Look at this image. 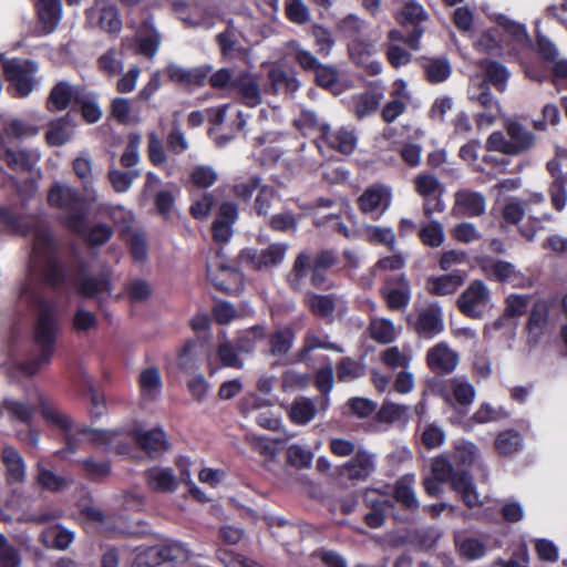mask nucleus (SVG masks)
<instances>
[{
  "instance_id": "40",
  "label": "nucleus",
  "mask_w": 567,
  "mask_h": 567,
  "mask_svg": "<svg viewBox=\"0 0 567 567\" xmlns=\"http://www.w3.org/2000/svg\"><path fill=\"white\" fill-rule=\"evenodd\" d=\"M73 171L81 181L87 195L94 200L95 192L91 189L93 184L92 161L87 151L82 152L81 155L73 161Z\"/></svg>"
},
{
  "instance_id": "43",
  "label": "nucleus",
  "mask_w": 567,
  "mask_h": 567,
  "mask_svg": "<svg viewBox=\"0 0 567 567\" xmlns=\"http://www.w3.org/2000/svg\"><path fill=\"white\" fill-rule=\"evenodd\" d=\"M215 40L225 59L231 60L241 52L231 20L228 22V28L224 32L218 33Z\"/></svg>"
},
{
  "instance_id": "62",
  "label": "nucleus",
  "mask_w": 567,
  "mask_h": 567,
  "mask_svg": "<svg viewBox=\"0 0 567 567\" xmlns=\"http://www.w3.org/2000/svg\"><path fill=\"white\" fill-rule=\"evenodd\" d=\"M2 408L8 412L11 419L18 420L22 423H29L34 412V409L31 405L12 399L4 400Z\"/></svg>"
},
{
  "instance_id": "59",
  "label": "nucleus",
  "mask_w": 567,
  "mask_h": 567,
  "mask_svg": "<svg viewBox=\"0 0 567 567\" xmlns=\"http://www.w3.org/2000/svg\"><path fill=\"white\" fill-rule=\"evenodd\" d=\"M456 545L460 554L467 559H478L486 553L484 543L474 537H457Z\"/></svg>"
},
{
  "instance_id": "56",
  "label": "nucleus",
  "mask_w": 567,
  "mask_h": 567,
  "mask_svg": "<svg viewBox=\"0 0 567 567\" xmlns=\"http://www.w3.org/2000/svg\"><path fill=\"white\" fill-rule=\"evenodd\" d=\"M408 410L409 408L405 405L385 402L378 411L377 417L380 422H384L388 424H392L395 422H406Z\"/></svg>"
},
{
  "instance_id": "26",
  "label": "nucleus",
  "mask_w": 567,
  "mask_h": 567,
  "mask_svg": "<svg viewBox=\"0 0 567 567\" xmlns=\"http://www.w3.org/2000/svg\"><path fill=\"white\" fill-rule=\"evenodd\" d=\"M450 485L466 506L475 507L482 504L473 477L467 472L458 471Z\"/></svg>"
},
{
  "instance_id": "33",
  "label": "nucleus",
  "mask_w": 567,
  "mask_h": 567,
  "mask_svg": "<svg viewBox=\"0 0 567 567\" xmlns=\"http://www.w3.org/2000/svg\"><path fill=\"white\" fill-rule=\"evenodd\" d=\"M145 478L147 485L156 492L173 493L178 486L173 470L167 467H152L145 472Z\"/></svg>"
},
{
  "instance_id": "31",
  "label": "nucleus",
  "mask_w": 567,
  "mask_h": 567,
  "mask_svg": "<svg viewBox=\"0 0 567 567\" xmlns=\"http://www.w3.org/2000/svg\"><path fill=\"white\" fill-rule=\"evenodd\" d=\"M133 439L151 456L158 455L168 449L166 435L161 429L136 431Z\"/></svg>"
},
{
  "instance_id": "52",
  "label": "nucleus",
  "mask_w": 567,
  "mask_h": 567,
  "mask_svg": "<svg viewBox=\"0 0 567 567\" xmlns=\"http://www.w3.org/2000/svg\"><path fill=\"white\" fill-rule=\"evenodd\" d=\"M78 234L82 235L90 245L102 246L111 239L113 229L104 223L95 224L89 228L84 224L83 231Z\"/></svg>"
},
{
  "instance_id": "21",
  "label": "nucleus",
  "mask_w": 567,
  "mask_h": 567,
  "mask_svg": "<svg viewBox=\"0 0 567 567\" xmlns=\"http://www.w3.org/2000/svg\"><path fill=\"white\" fill-rule=\"evenodd\" d=\"M267 405V401L257 398L256 395H248L241 402V410L245 414L256 413L255 421L262 429L276 431L281 425V420L270 410L259 411Z\"/></svg>"
},
{
  "instance_id": "39",
  "label": "nucleus",
  "mask_w": 567,
  "mask_h": 567,
  "mask_svg": "<svg viewBox=\"0 0 567 567\" xmlns=\"http://www.w3.org/2000/svg\"><path fill=\"white\" fill-rule=\"evenodd\" d=\"M74 95L73 86L66 81L58 82L51 90L48 101L47 107L51 112L63 111L65 110Z\"/></svg>"
},
{
  "instance_id": "23",
  "label": "nucleus",
  "mask_w": 567,
  "mask_h": 567,
  "mask_svg": "<svg viewBox=\"0 0 567 567\" xmlns=\"http://www.w3.org/2000/svg\"><path fill=\"white\" fill-rule=\"evenodd\" d=\"M238 217V208L235 204L223 203L213 223V236L218 243H227L233 236V226Z\"/></svg>"
},
{
  "instance_id": "50",
  "label": "nucleus",
  "mask_w": 567,
  "mask_h": 567,
  "mask_svg": "<svg viewBox=\"0 0 567 567\" xmlns=\"http://www.w3.org/2000/svg\"><path fill=\"white\" fill-rule=\"evenodd\" d=\"M287 49L289 54L305 71H315L321 64L309 50L303 49L297 41L288 42Z\"/></svg>"
},
{
  "instance_id": "5",
  "label": "nucleus",
  "mask_w": 567,
  "mask_h": 567,
  "mask_svg": "<svg viewBox=\"0 0 567 567\" xmlns=\"http://www.w3.org/2000/svg\"><path fill=\"white\" fill-rule=\"evenodd\" d=\"M48 202L51 206L65 212L64 225L74 233H82L86 214L82 200L76 192L66 185L55 184L48 194Z\"/></svg>"
},
{
  "instance_id": "45",
  "label": "nucleus",
  "mask_w": 567,
  "mask_h": 567,
  "mask_svg": "<svg viewBox=\"0 0 567 567\" xmlns=\"http://www.w3.org/2000/svg\"><path fill=\"white\" fill-rule=\"evenodd\" d=\"M383 94L380 92H364L354 97L353 111L358 118L373 113L380 105Z\"/></svg>"
},
{
  "instance_id": "10",
  "label": "nucleus",
  "mask_w": 567,
  "mask_h": 567,
  "mask_svg": "<svg viewBox=\"0 0 567 567\" xmlns=\"http://www.w3.org/2000/svg\"><path fill=\"white\" fill-rule=\"evenodd\" d=\"M322 143L327 147L336 150L337 152L349 155L357 147V135L354 131L347 127L331 128L329 125L320 127V137L317 141V146L321 151Z\"/></svg>"
},
{
  "instance_id": "64",
  "label": "nucleus",
  "mask_w": 567,
  "mask_h": 567,
  "mask_svg": "<svg viewBox=\"0 0 567 567\" xmlns=\"http://www.w3.org/2000/svg\"><path fill=\"white\" fill-rule=\"evenodd\" d=\"M426 78L432 83L445 81L451 74V66L444 59H433L424 65Z\"/></svg>"
},
{
  "instance_id": "51",
  "label": "nucleus",
  "mask_w": 567,
  "mask_h": 567,
  "mask_svg": "<svg viewBox=\"0 0 567 567\" xmlns=\"http://www.w3.org/2000/svg\"><path fill=\"white\" fill-rule=\"evenodd\" d=\"M522 436L518 432L507 430L498 434L495 447L502 455H512L522 449Z\"/></svg>"
},
{
  "instance_id": "47",
  "label": "nucleus",
  "mask_w": 567,
  "mask_h": 567,
  "mask_svg": "<svg viewBox=\"0 0 567 567\" xmlns=\"http://www.w3.org/2000/svg\"><path fill=\"white\" fill-rule=\"evenodd\" d=\"M0 225L12 234L24 235L31 231L22 217L6 205L0 206Z\"/></svg>"
},
{
  "instance_id": "17",
  "label": "nucleus",
  "mask_w": 567,
  "mask_h": 567,
  "mask_svg": "<svg viewBox=\"0 0 567 567\" xmlns=\"http://www.w3.org/2000/svg\"><path fill=\"white\" fill-rule=\"evenodd\" d=\"M527 343L536 346L540 339L549 331V306L546 301L535 302L527 323Z\"/></svg>"
},
{
  "instance_id": "60",
  "label": "nucleus",
  "mask_w": 567,
  "mask_h": 567,
  "mask_svg": "<svg viewBox=\"0 0 567 567\" xmlns=\"http://www.w3.org/2000/svg\"><path fill=\"white\" fill-rule=\"evenodd\" d=\"M130 247L131 254L136 261H143L147 256V244L144 234L137 228L128 231L122 237Z\"/></svg>"
},
{
  "instance_id": "61",
  "label": "nucleus",
  "mask_w": 567,
  "mask_h": 567,
  "mask_svg": "<svg viewBox=\"0 0 567 567\" xmlns=\"http://www.w3.org/2000/svg\"><path fill=\"white\" fill-rule=\"evenodd\" d=\"M363 372L364 368L349 357L342 358L337 365V377L341 382H351L360 378Z\"/></svg>"
},
{
  "instance_id": "27",
  "label": "nucleus",
  "mask_w": 567,
  "mask_h": 567,
  "mask_svg": "<svg viewBox=\"0 0 567 567\" xmlns=\"http://www.w3.org/2000/svg\"><path fill=\"white\" fill-rule=\"evenodd\" d=\"M464 280L465 274L461 271L432 276L427 278L425 288L431 295L447 296L453 295L464 284Z\"/></svg>"
},
{
  "instance_id": "11",
  "label": "nucleus",
  "mask_w": 567,
  "mask_h": 567,
  "mask_svg": "<svg viewBox=\"0 0 567 567\" xmlns=\"http://www.w3.org/2000/svg\"><path fill=\"white\" fill-rule=\"evenodd\" d=\"M391 199L392 192L390 187L372 185L358 198V205L362 213L377 219L390 207Z\"/></svg>"
},
{
  "instance_id": "18",
  "label": "nucleus",
  "mask_w": 567,
  "mask_h": 567,
  "mask_svg": "<svg viewBox=\"0 0 567 567\" xmlns=\"http://www.w3.org/2000/svg\"><path fill=\"white\" fill-rule=\"evenodd\" d=\"M444 330L442 309L437 303L430 305L417 312L415 331L425 339H432Z\"/></svg>"
},
{
  "instance_id": "29",
  "label": "nucleus",
  "mask_w": 567,
  "mask_h": 567,
  "mask_svg": "<svg viewBox=\"0 0 567 567\" xmlns=\"http://www.w3.org/2000/svg\"><path fill=\"white\" fill-rule=\"evenodd\" d=\"M135 41L137 52L148 59H153L157 54L162 37L153 24L145 22L138 29Z\"/></svg>"
},
{
  "instance_id": "19",
  "label": "nucleus",
  "mask_w": 567,
  "mask_h": 567,
  "mask_svg": "<svg viewBox=\"0 0 567 567\" xmlns=\"http://www.w3.org/2000/svg\"><path fill=\"white\" fill-rule=\"evenodd\" d=\"M485 197L470 189H462L455 193V202L452 214L456 217H476L485 212Z\"/></svg>"
},
{
  "instance_id": "37",
  "label": "nucleus",
  "mask_w": 567,
  "mask_h": 567,
  "mask_svg": "<svg viewBox=\"0 0 567 567\" xmlns=\"http://www.w3.org/2000/svg\"><path fill=\"white\" fill-rule=\"evenodd\" d=\"M138 384L143 400L153 401L157 399L163 385L159 371L154 367L142 370L138 377Z\"/></svg>"
},
{
  "instance_id": "14",
  "label": "nucleus",
  "mask_w": 567,
  "mask_h": 567,
  "mask_svg": "<svg viewBox=\"0 0 567 567\" xmlns=\"http://www.w3.org/2000/svg\"><path fill=\"white\" fill-rule=\"evenodd\" d=\"M458 362V353L444 341L434 344L426 352V363L435 373H452Z\"/></svg>"
},
{
  "instance_id": "20",
  "label": "nucleus",
  "mask_w": 567,
  "mask_h": 567,
  "mask_svg": "<svg viewBox=\"0 0 567 567\" xmlns=\"http://www.w3.org/2000/svg\"><path fill=\"white\" fill-rule=\"evenodd\" d=\"M478 266L488 279L511 282L513 285H518L522 281L520 274L508 261L484 257L478 260Z\"/></svg>"
},
{
  "instance_id": "54",
  "label": "nucleus",
  "mask_w": 567,
  "mask_h": 567,
  "mask_svg": "<svg viewBox=\"0 0 567 567\" xmlns=\"http://www.w3.org/2000/svg\"><path fill=\"white\" fill-rule=\"evenodd\" d=\"M109 216L118 228L120 235L123 237L128 231L136 229L134 227V214L132 210L123 206H112L109 209Z\"/></svg>"
},
{
  "instance_id": "63",
  "label": "nucleus",
  "mask_w": 567,
  "mask_h": 567,
  "mask_svg": "<svg viewBox=\"0 0 567 567\" xmlns=\"http://www.w3.org/2000/svg\"><path fill=\"white\" fill-rule=\"evenodd\" d=\"M99 68L107 76H114L123 71L124 63L120 54L114 49H110L100 56Z\"/></svg>"
},
{
  "instance_id": "30",
  "label": "nucleus",
  "mask_w": 567,
  "mask_h": 567,
  "mask_svg": "<svg viewBox=\"0 0 567 567\" xmlns=\"http://www.w3.org/2000/svg\"><path fill=\"white\" fill-rule=\"evenodd\" d=\"M9 483H22L25 480L27 465L22 455L12 446H4L1 453Z\"/></svg>"
},
{
  "instance_id": "32",
  "label": "nucleus",
  "mask_w": 567,
  "mask_h": 567,
  "mask_svg": "<svg viewBox=\"0 0 567 567\" xmlns=\"http://www.w3.org/2000/svg\"><path fill=\"white\" fill-rule=\"evenodd\" d=\"M446 400L452 396L460 406H470L475 399V389L465 377L450 379L445 385Z\"/></svg>"
},
{
  "instance_id": "41",
  "label": "nucleus",
  "mask_w": 567,
  "mask_h": 567,
  "mask_svg": "<svg viewBox=\"0 0 567 567\" xmlns=\"http://www.w3.org/2000/svg\"><path fill=\"white\" fill-rule=\"evenodd\" d=\"M371 338L379 343H391L398 337L399 330L390 319L372 318L369 324Z\"/></svg>"
},
{
  "instance_id": "55",
  "label": "nucleus",
  "mask_w": 567,
  "mask_h": 567,
  "mask_svg": "<svg viewBox=\"0 0 567 567\" xmlns=\"http://www.w3.org/2000/svg\"><path fill=\"white\" fill-rule=\"evenodd\" d=\"M295 340V333L290 328H284L274 332L270 337V352L274 355L286 354Z\"/></svg>"
},
{
  "instance_id": "25",
  "label": "nucleus",
  "mask_w": 567,
  "mask_h": 567,
  "mask_svg": "<svg viewBox=\"0 0 567 567\" xmlns=\"http://www.w3.org/2000/svg\"><path fill=\"white\" fill-rule=\"evenodd\" d=\"M207 278L219 290L229 292L231 284H240L241 275L233 267L221 261H209L207 264Z\"/></svg>"
},
{
  "instance_id": "57",
  "label": "nucleus",
  "mask_w": 567,
  "mask_h": 567,
  "mask_svg": "<svg viewBox=\"0 0 567 567\" xmlns=\"http://www.w3.org/2000/svg\"><path fill=\"white\" fill-rule=\"evenodd\" d=\"M484 70L486 80L499 92H504L506 90V83L509 78V72L507 69L498 62L488 61L486 62Z\"/></svg>"
},
{
  "instance_id": "13",
  "label": "nucleus",
  "mask_w": 567,
  "mask_h": 567,
  "mask_svg": "<svg viewBox=\"0 0 567 567\" xmlns=\"http://www.w3.org/2000/svg\"><path fill=\"white\" fill-rule=\"evenodd\" d=\"M233 91L246 106L256 107L262 103L259 76L250 71L240 70L236 73Z\"/></svg>"
},
{
  "instance_id": "28",
  "label": "nucleus",
  "mask_w": 567,
  "mask_h": 567,
  "mask_svg": "<svg viewBox=\"0 0 567 567\" xmlns=\"http://www.w3.org/2000/svg\"><path fill=\"white\" fill-rule=\"evenodd\" d=\"M37 11L43 34L52 33L62 17V7L60 0H39Z\"/></svg>"
},
{
  "instance_id": "22",
  "label": "nucleus",
  "mask_w": 567,
  "mask_h": 567,
  "mask_svg": "<svg viewBox=\"0 0 567 567\" xmlns=\"http://www.w3.org/2000/svg\"><path fill=\"white\" fill-rule=\"evenodd\" d=\"M398 286H394L392 279H388L381 293L386 301V306L391 310L405 309L411 299V288L404 275H401L396 280Z\"/></svg>"
},
{
  "instance_id": "58",
  "label": "nucleus",
  "mask_w": 567,
  "mask_h": 567,
  "mask_svg": "<svg viewBox=\"0 0 567 567\" xmlns=\"http://www.w3.org/2000/svg\"><path fill=\"white\" fill-rule=\"evenodd\" d=\"M307 306L311 311L321 318H329L336 309L332 296L310 295L307 297Z\"/></svg>"
},
{
  "instance_id": "9",
  "label": "nucleus",
  "mask_w": 567,
  "mask_h": 567,
  "mask_svg": "<svg viewBox=\"0 0 567 567\" xmlns=\"http://www.w3.org/2000/svg\"><path fill=\"white\" fill-rule=\"evenodd\" d=\"M414 186L416 193L424 197H434L435 202L432 204L426 200L423 205V213L426 217H430L433 213H442L445 209V205L441 199V195L444 192V186L439 179L431 174L422 173L414 178Z\"/></svg>"
},
{
  "instance_id": "7",
  "label": "nucleus",
  "mask_w": 567,
  "mask_h": 567,
  "mask_svg": "<svg viewBox=\"0 0 567 567\" xmlns=\"http://www.w3.org/2000/svg\"><path fill=\"white\" fill-rule=\"evenodd\" d=\"M468 97L484 109L475 118L478 127L491 126L501 115L499 102L492 95L486 81L473 82L468 89Z\"/></svg>"
},
{
  "instance_id": "3",
  "label": "nucleus",
  "mask_w": 567,
  "mask_h": 567,
  "mask_svg": "<svg viewBox=\"0 0 567 567\" xmlns=\"http://www.w3.org/2000/svg\"><path fill=\"white\" fill-rule=\"evenodd\" d=\"M37 404L41 410L43 419L51 425L56 426L65 434V447L58 454L61 457H68L70 454L85 449L89 442L80 434L81 426H74L71 417L56 408L53 402L43 393L37 392Z\"/></svg>"
},
{
  "instance_id": "42",
  "label": "nucleus",
  "mask_w": 567,
  "mask_h": 567,
  "mask_svg": "<svg viewBox=\"0 0 567 567\" xmlns=\"http://www.w3.org/2000/svg\"><path fill=\"white\" fill-rule=\"evenodd\" d=\"M73 123L65 116L51 123L47 132V141L50 145L61 146L71 140L73 135Z\"/></svg>"
},
{
  "instance_id": "4",
  "label": "nucleus",
  "mask_w": 567,
  "mask_h": 567,
  "mask_svg": "<svg viewBox=\"0 0 567 567\" xmlns=\"http://www.w3.org/2000/svg\"><path fill=\"white\" fill-rule=\"evenodd\" d=\"M0 62L7 82L8 90L16 97L28 96L35 87V74L39 65L35 61L29 59H4L0 53Z\"/></svg>"
},
{
  "instance_id": "1",
  "label": "nucleus",
  "mask_w": 567,
  "mask_h": 567,
  "mask_svg": "<svg viewBox=\"0 0 567 567\" xmlns=\"http://www.w3.org/2000/svg\"><path fill=\"white\" fill-rule=\"evenodd\" d=\"M32 231L33 245L28 279L22 285L19 297L37 308L34 342L39 354L21 364L20 369L25 375H34L52 360L59 322L55 305L44 299L42 285L58 286L64 279V274L54 257V243L48 227L37 221Z\"/></svg>"
},
{
  "instance_id": "44",
  "label": "nucleus",
  "mask_w": 567,
  "mask_h": 567,
  "mask_svg": "<svg viewBox=\"0 0 567 567\" xmlns=\"http://www.w3.org/2000/svg\"><path fill=\"white\" fill-rule=\"evenodd\" d=\"M316 349L331 350L338 353L343 352L342 347L334 342H329L327 336L321 337L312 331H308L303 338L300 358L303 360L308 353Z\"/></svg>"
},
{
  "instance_id": "16",
  "label": "nucleus",
  "mask_w": 567,
  "mask_h": 567,
  "mask_svg": "<svg viewBox=\"0 0 567 567\" xmlns=\"http://www.w3.org/2000/svg\"><path fill=\"white\" fill-rule=\"evenodd\" d=\"M80 434L89 442V444L97 449L114 450L120 454L127 452V447L124 445L125 439L122 431H103L81 426Z\"/></svg>"
},
{
  "instance_id": "48",
  "label": "nucleus",
  "mask_w": 567,
  "mask_h": 567,
  "mask_svg": "<svg viewBox=\"0 0 567 567\" xmlns=\"http://www.w3.org/2000/svg\"><path fill=\"white\" fill-rule=\"evenodd\" d=\"M37 482L42 488L59 492L66 488L72 483V480L59 476L52 471L41 466V464H38Z\"/></svg>"
},
{
  "instance_id": "15",
  "label": "nucleus",
  "mask_w": 567,
  "mask_h": 567,
  "mask_svg": "<svg viewBox=\"0 0 567 567\" xmlns=\"http://www.w3.org/2000/svg\"><path fill=\"white\" fill-rule=\"evenodd\" d=\"M210 71L212 66L208 64L187 69L173 62L168 63L165 69V73L172 82L186 86L204 85Z\"/></svg>"
},
{
  "instance_id": "24",
  "label": "nucleus",
  "mask_w": 567,
  "mask_h": 567,
  "mask_svg": "<svg viewBox=\"0 0 567 567\" xmlns=\"http://www.w3.org/2000/svg\"><path fill=\"white\" fill-rule=\"evenodd\" d=\"M342 470L350 480L365 481L375 470V455L365 450H358Z\"/></svg>"
},
{
  "instance_id": "36",
  "label": "nucleus",
  "mask_w": 567,
  "mask_h": 567,
  "mask_svg": "<svg viewBox=\"0 0 567 567\" xmlns=\"http://www.w3.org/2000/svg\"><path fill=\"white\" fill-rule=\"evenodd\" d=\"M317 413L315 401L306 396L296 398L288 409V417L296 425L308 424Z\"/></svg>"
},
{
  "instance_id": "49",
  "label": "nucleus",
  "mask_w": 567,
  "mask_h": 567,
  "mask_svg": "<svg viewBox=\"0 0 567 567\" xmlns=\"http://www.w3.org/2000/svg\"><path fill=\"white\" fill-rule=\"evenodd\" d=\"M38 133L37 128L19 120H10L3 126L0 134L1 146H6L8 140L32 136Z\"/></svg>"
},
{
  "instance_id": "8",
  "label": "nucleus",
  "mask_w": 567,
  "mask_h": 567,
  "mask_svg": "<svg viewBox=\"0 0 567 567\" xmlns=\"http://www.w3.org/2000/svg\"><path fill=\"white\" fill-rule=\"evenodd\" d=\"M287 249V244H271L261 250L245 249L240 252L239 259L247 267L261 270L281 264Z\"/></svg>"
},
{
  "instance_id": "46",
  "label": "nucleus",
  "mask_w": 567,
  "mask_h": 567,
  "mask_svg": "<svg viewBox=\"0 0 567 567\" xmlns=\"http://www.w3.org/2000/svg\"><path fill=\"white\" fill-rule=\"evenodd\" d=\"M140 176V169L122 171L118 168H110L107 173V177L112 185V188L116 193H126L131 188L133 182Z\"/></svg>"
},
{
  "instance_id": "2",
  "label": "nucleus",
  "mask_w": 567,
  "mask_h": 567,
  "mask_svg": "<svg viewBox=\"0 0 567 567\" xmlns=\"http://www.w3.org/2000/svg\"><path fill=\"white\" fill-rule=\"evenodd\" d=\"M505 133L493 132L486 140V148L511 156H517L533 150L537 143L536 135L515 118L504 121Z\"/></svg>"
},
{
  "instance_id": "34",
  "label": "nucleus",
  "mask_w": 567,
  "mask_h": 567,
  "mask_svg": "<svg viewBox=\"0 0 567 567\" xmlns=\"http://www.w3.org/2000/svg\"><path fill=\"white\" fill-rule=\"evenodd\" d=\"M267 78L268 86L266 91L271 94L293 93L300 86L299 81L293 75L277 66L269 70Z\"/></svg>"
},
{
  "instance_id": "12",
  "label": "nucleus",
  "mask_w": 567,
  "mask_h": 567,
  "mask_svg": "<svg viewBox=\"0 0 567 567\" xmlns=\"http://www.w3.org/2000/svg\"><path fill=\"white\" fill-rule=\"evenodd\" d=\"M491 19L502 30L508 45L515 53L529 49L530 39L527 34L526 27L504 13H494Z\"/></svg>"
},
{
  "instance_id": "38",
  "label": "nucleus",
  "mask_w": 567,
  "mask_h": 567,
  "mask_svg": "<svg viewBox=\"0 0 567 567\" xmlns=\"http://www.w3.org/2000/svg\"><path fill=\"white\" fill-rule=\"evenodd\" d=\"M415 476L406 474L399 478L394 486V498L404 507L415 509L419 507V502L414 493Z\"/></svg>"
},
{
  "instance_id": "35",
  "label": "nucleus",
  "mask_w": 567,
  "mask_h": 567,
  "mask_svg": "<svg viewBox=\"0 0 567 567\" xmlns=\"http://www.w3.org/2000/svg\"><path fill=\"white\" fill-rule=\"evenodd\" d=\"M148 555L155 561H185L189 558V550L184 544L169 540L163 545L152 546Z\"/></svg>"
},
{
  "instance_id": "53",
  "label": "nucleus",
  "mask_w": 567,
  "mask_h": 567,
  "mask_svg": "<svg viewBox=\"0 0 567 567\" xmlns=\"http://www.w3.org/2000/svg\"><path fill=\"white\" fill-rule=\"evenodd\" d=\"M419 237L421 241L426 246L433 248L440 247L445 239L444 228L441 223L432 220L421 227Z\"/></svg>"
},
{
  "instance_id": "6",
  "label": "nucleus",
  "mask_w": 567,
  "mask_h": 567,
  "mask_svg": "<svg viewBox=\"0 0 567 567\" xmlns=\"http://www.w3.org/2000/svg\"><path fill=\"white\" fill-rule=\"evenodd\" d=\"M491 290L482 280H474L457 298L460 311L473 319H480L489 307Z\"/></svg>"
}]
</instances>
